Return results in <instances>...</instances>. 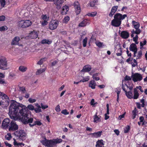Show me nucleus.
<instances>
[{
    "label": "nucleus",
    "instance_id": "f257e3e1",
    "mask_svg": "<svg viewBox=\"0 0 147 147\" xmlns=\"http://www.w3.org/2000/svg\"><path fill=\"white\" fill-rule=\"evenodd\" d=\"M10 102L9 115L11 119L14 120H20L25 124L32 123L33 119L29 117L28 113L30 112L27 109L31 111L34 110V108L33 105H29L26 107L13 100H11Z\"/></svg>",
    "mask_w": 147,
    "mask_h": 147
},
{
    "label": "nucleus",
    "instance_id": "f03ea898",
    "mask_svg": "<svg viewBox=\"0 0 147 147\" xmlns=\"http://www.w3.org/2000/svg\"><path fill=\"white\" fill-rule=\"evenodd\" d=\"M62 140L61 139L57 138L51 140H48L46 138L41 141V142L43 145L48 147H52L57 144L61 143Z\"/></svg>",
    "mask_w": 147,
    "mask_h": 147
},
{
    "label": "nucleus",
    "instance_id": "7ed1b4c3",
    "mask_svg": "<svg viewBox=\"0 0 147 147\" xmlns=\"http://www.w3.org/2000/svg\"><path fill=\"white\" fill-rule=\"evenodd\" d=\"M8 68L6 58L3 56H0V69L5 70Z\"/></svg>",
    "mask_w": 147,
    "mask_h": 147
},
{
    "label": "nucleus",
    "instance_id": "20e7f679",
    "mask_svg": "<svg viewBox=\"0 0 147 147\" xmlns=\"http://www.w3.org/2000/svg\"><path fill=\"white\" fill-rule=\"evenodd\" d=\"M131 78L133 81L134 82H140L142 80V75L138 73H133L131 75Z\"/></svg>",
    "mask_w": 147,
    "mask_h": 147
},
{
    "label": "nucleus",
    "instance_id": "39448f33",
    "mask_svg": "<svg viewBox=\"0 0 147 147\" xmlns=\"http://www.w3.org/2000/svg\"><path fill=\"white\" fill-rule=\"evenodd\" d=\"M59 24V21L57 20H52L50 22L49 28L52 30L55 29L58 27Z\"/></svg>",
    "mask_w": 147,
    "mask_h": 147
},
{
    "label": "nucleus",
    "instance_id": "423d86ee",
    "mask_svg": "<svg viewBox=\"0 0 147 147\" xmlns=\"http://www.w3.org/2000/svg\"><path fill=\"white\" fill-rule=\"evenodd\" d=\"M18 129V126L15 121L12 120L11 121L10 125L9 127V130L10 131H16Z\"/></svg>",
    "mask_w": 147,
    "mask_h": 147
},
{
    "label": "nucleus",
    "instance_id": "0eeeda50",
    "mask_svg": "<svg viewBox=\"0 0 147 147\" xmlns=\"http://www.w3.org/2000/svg\"><path fill=\"white\" fill-rule=\"evenodd\" d=\"M125 87H127V88H129L128 86L126 84H125V85H123V84H122V88L123 90L125 92L126 95L127 97L131 99L132 98L133 96L132 92L130 91L128 92H127L126 90H125Z\"/></svg>",
    "mask_w": 147,
    "mask_h": 147
},
{
    "label": "nucleus",
    "instance_id": "6e6552de",
    "mask_svg": "<svg viewBox=\"0 0 147 147\" xmlns=\"http://www.w3.org/2000/svg\"><path fill=\"white\" fill-rule=\"evenodd\" d=\"M10 120L9 119H4L2 122V127L4 129L9 128L10 125Z\"/></svg>",
    "mask_w": 147,
    "mask_h": 147
},
{
    "label": "nucleus",
    "instance_id": "1a4fd4ad",
    "mask_svg": "<svg viewBox=\"0 0 147 147\" xmlns=\"http://www.w3.org/2000/svg\"><path fill=\"white\" fill-rule=\"evenodd\" d=\"M127 16V15L126 14L122 15V14L118 13L114 15V18L115 19V20L121 22L122 20L124 19Z\"/></svg>",
    "mask_w": 147,
    "mask_h": 147
},
{
    "label": "nucleus",
    "instance_id": "9d476101",
    "mask_svg": "<svg viewBox=\"0 0 147 147\" xmlns=\"http://www.w3.org/2000/svg\"><path fill=\"white\" fill-rule=\"evenodd\" d=\"M17 136L19 137L20 139L24 140L26 138V134L23 130H20L17 133Z\"/></svg>",
    "mask_w": 147,
    "mask_h": 147
},
{
    "label": "nucleus",
    "instance_id": "9b49d317",
    "mask_svg": "<svg viewBox=\"0 0 147 147\" xmlns=\"http://www.w3.org/2000/svg\"><path fill=\"white\" fill-rule=\"evenodd\" d=\"M74 7L76 15H78L80 12L81 9L79 3L77 1L74 3Z\"/></svg>",
    "mask_w": 147,
    "mask_h": 147
},
{
    "label": "nucleus",
    "instance_id": "f8f14e48",
    "mask_svg": "<svg viewBox=\"0 0 147 147\" xmlns=\"http://www.w3.org/2000/svg\"><path fill=\"white\" fill-rule=\"evenodd\" d=\"M129 50L134 52V57L136 56V54L137 51V48L136 45L134 43L131 44L129 47Z\"/></svg>",
    "mask_w": 147,
    "mask_h": 147
},
{
    "label": "nucleus",
    "instance_id": "ddd939ff",
    "mask_svg": "<svg viewBox=\"0 0 147 147\" xmlns=\"http://www.w3.org/2000/svg\"><path fill=\"white\" fill-rule=\"evenodd\" d=\"M54 4L56 6L57 8L58 9H60L63 3V0H53Z\"/></svg>",
    "mask_w": 147,
    "mask_h": 147
},
{
    "label": "nucleus",
    "instance_id": "4468645a",
    "mask_svg": "<svg viewBox=\"0 0 147 147\" xmlns=\"http://www.w3.org/2000/svg\"><path fill=\"white\" fill-rule=\"evenodd\" d=\"M121 21H120L117 20H115V19L114 18L112 20L111 22V24L112 25L114 26L118 27L119 26L121 25Z\"/></svg>",
    "mask_w": 147,
    "mask_h": 147
},
{
    "label": "nucleus",
    "instance_id": "2eb2a0df",
    "mask_svg": "<svg viewBox=\"0 0 147 147\" xmlns=\"http://www.w3.org/2000/svg\"><path fill=\"white\" fill-rule=\"evenodd\" d=\"M98 113L97 112L93 116V122L94 123H97L101 121V117L100 116H98Z\"/></svg>",
    "mask_w": 147,
    "mask_h": 147
},
{
    "label": "nucleus",
    "instance_id": "dca6fc26",
    "mask_svg": "<svg viewBox=\"0 0 147 147\" xmlns=\"http://www.w3.org/2000/svg\"><path fill=\"white\" fill-rule=\"evenodd\" d=\"M129 33L125 31H122L120 33L121 36L122 38L125 39L127 38L129 36Z\"/></svg>",
    "mask_w": 147,
    "mask_h": 147
},
{
    "label": "nucleus",
    "instance_id": "f3484780",
    "mask_svg": "<svg viewBox=\"0 0 147 147\" xmlns=\"http://www.w3.org/2000/svg\"><path fill=\"white\" fill-rule=\"evenodd\" d=\"M90 24L89 21L88 19H85L81 22L79 24V26L84 27Z\"/></svg>",
    "mask_w": 147,
    "mask_h": 147
},
{
    "label": "nucleus",
    "instance_id": "a211bd4d",
    "mask_svg": "<svg viewBox=\"0 0 147 147\" xmlns=\"http://www.w3.org/2000/svg\"><path fill=\"white\" fill-rule=\"evenodd\" d=\"M38 35L37 32L35 31H33L30 32L29 34V37L32 39L36 38L37 37Z\"/></svg>",
    "mask_w": 147,
    "mask_h": 147
},
{
    "label": "nucleus",
    "instance_id": "6ab92c4d",
    "mask_svg": "<svg viewBox=\"0 0 147 147\" xmlns=\"http://www.w3.org/2000/svg\"><path fill=\"white\" fill-rule=\"evenodd\" d=\"M118 8V6H115L113 7L112 8L111 11L109 14V16L112 17L117 11Z\"/></svg>",
    "mask_w": 147,
    "mask_h": 147
},
{
    "label": "nucleus",
    "instance_id": "aec40b11",
    "mask_svg": "<svg viewBox=\"0 0 147 147\" xmlns=\"http://www.w3.org/2000/svg\"><path fill=\"white\" fill-rule=\"evenodd\" d=\"M20 40L19 37L18 36H16L12 40L11 42V45H16L18 44L19 41Z\"/></svg>",
    "mask_w": 147,
    "mask_h": 147
},
{
    "label": "nucleus",
    "instance_id": "412c9836",
    "mask_svg": "<svg viewBox=\"0 0 147 147\" xmlns=\"http://www.w3.org/2000/svg\"><path fill=\"white\" fill-rule=\"evenodd\" d=\"M91 69V66L90 65H87L84 66L81 71L82 72H88L90 71Z\"/></svg>",
    "mask_w": 147,
    "mask_h": 147
},
{
    "label": "nucleus",
    "instance_id": "4be33fe9",
    "mask_svg": "<svg viewBox=\"0 0 147 147\" xmlns=\"http://www.w3.org/2000/svg\"><path fill=\"white\" fill-rule=\"evenodd\" d=\"M61 13L62 15H65L69 10L68 7L67 5L63 6L62 7Z\"/></svg>",
    "mask_w": 147,
    "mask_h": 147
},
{
    "label": "nucleus",
    "instance_id": "5701e85b",
    "mask_svg": "<svg viewBox=\"0 0 147 147\" xmlns=\"http://www.w3.org/2000/svg\"><path fill=\"white\" fill-rule=\"evenodd\" d=\"M102 132V131H99L97 132L90 134L92 135V137L97 138L100 136Z\"/></svg>",
    "mask_w": 147,
    "mask_h": 147
},
{
    "label": "nucleus",
    "instance_id": "b1692460",
    "mask_svg": "<svg viewBox=\"0 0 147 147\" xmlns=\"http://www.w3.org/2000/svg\"><path fill=\"white\" fill-rule=\"evenodd\" d=\"M139 94L138 93V90L136 88H135L134 89V96L133 98L134 99H137L139 97Z\"/></svg>",
    "mask_w": 147,
    "mask_h": 147
},
{
    "label": "nucleus",
    "instance_id": "393cba45",
    "mask_svg": "<svg viewBox=\"0 0 147 147\" xmlns=\"http://www.w3.org/2000/svg\"><path fill=\"white\" fill-rule=\"evenodd\" d=\"M132 25L134 28L136 29H140L139 28L140 26V24L138 22H136L134 21H132Z\"/></svg>",
    "mask_w": 147,
    "mask_h": 147
},
{
    "label": "nucleus",
    "instance_id": "a878e982",
    "mask_svg": "<svg viewBox=\"0 0 147 147\" xmlns=\"http://www.w3.org/2000/svg\"><path fill=\"white\" fill-rule=\"evenodd\" d=\"M9 103V101L3 100V101L0 102V105L2 107H7Z\"/></svg>",
    "mask_w": 147,
    "mask_h": 147
},
{
    "label": "nucleus",
    "instance_id": "bb28decb",
    "mask_svg": "<svg viewBox=\"0 0 147 147\" xmlns=\"http://www.w3.org/2000/svg\"><path fill=\"white\" fill-rule=\"evenodd\" d=\"M24 28H27L31 26L32 24V22L30 20H24Z\"/></svg>",
    "mask_w": 147,
    "mask_h": 147
},
{
    "label": "nucleus",
    "instance_id": "cd10ccee",
    "mask_svg": "<svg viewBox=\"0 0 147 147\" xmlns=\"http://www.w3.org/2000/svg\"><path fill=\"white\" fill-rule=\"evenodd\" d=\"M96 85V84L95 81L92 80L89 82V86L91 88L94 89L95 88Z\"/></svg>",
    "mask_w": 147,
    "mask_h": 147
},
{
    "label": "nucleus",
    "instance_id": "c85d7f7f",
    "mask_svg": "<svg viewBox=\"0 0 147 147\" xmlns=\"http://www.w3.org/2000/svg\"><path fill=\"white\" fill-rule=\"evenodd\" d=\"M103 140H98L96 142V147H102V145H104L103 143Z\"/></svg>",
    "mask_w": 147,
    "mask_h": 147
},
{
    "label": "nucleus",
    "instance_id": "c756f323",
    "mask_svg": "<svg viewBox=\"0 0 147 147\" xmlns=\"http://www.w3.org/2000/svg\"><path fill=\"white\" fill-rule=\"evenodd\" d=\"M46 68L45 67L43 69L40 68L38 69L36 72V75H39L44 72L46 70Z\"/></svg>",
    "mask_w": 147,
    "mask_h": 147
},
{
    "label": "nucleus",
    "instance_id": "7c9ffc66",
    "mask_svg": "<svg viewBox=\"0 0 147 147\" xmlns=\"http://www.w3.org/2000/svg\"><path fill=\"white\" fill-rule=\"evenodd\" d=\"M0 96H1V98H3V100L9 101V97L7 95L5 94L4 93L1 92V95H0Z\"/></svg>",
    "mask_w": 147,
    "mask_h": 147
},
{
    "label": "nucleus",
    "instance_id": "2f4dec72",
    "mask_svg": "<svg viewBox=\"0 0 147 147\" xmlns=\"http://www.w3.org/2000/svg\"><path fill=\"white\" fill-rule=\"evenodd\" d=\"M18 27L22 28H24V20H21L19 21L17 24Z\"/></svg>",
    "mask_w": 147,
    "mask_h": 147
},
{
    "label": "nucleus",
    "instance_id": "473e14b6",
    "mask_svg": "<svg viewBox=\"0 0 147 147\" xmlns=\"http://www.w3.org/2000/svg\"><path fill=\"white\" fill-rule=\"evenodd\" d=\"M42 123L39 121H36L34 122L33 124H29V125L30 127H33L35 125H42Z\"/></svg>",
    "mask_w": 147,
    "mask_h": 147
},
{
    "label": "nucleus",
    "instance_id": "72a5a7b5",
    "mask_svg": "<svg viewBox=\"0 0 147 147\" xmlns=\"http://www.w3.org/2000/svg\"><path fill=\"white\" fill-rule=\"evenodd\" d=\"M27 69V68L26 67L23 66H20L18 68L19 70L22 72H25Z\"/></svg>",
    "mask_w": 147,
    "mask_h": 147
},
{
    "label": "nucleus",
    "instance_id": "f704fd0d",
    "mask_svg": "<svg viewBox=\"0 0 147 147\" xmlns=\"http://www.w3.org/2000/svg\"><path fill=\"white\" fill-rule=\"evenodd\" d=\"M52 42V41L46 39H43L41 41V43L42 44H50Z\"/></svg>",
    "mask_w": 147,
    "mask_h": 147
},
{
    "label": "nucleus",
    "instance_id": "c9c22d12",
    "mask_svg": "<svg viewBox=\"0 0 147 147\" xmlns=\"http://www.w3.org/2000/svg\"><path fill=\"white\" fill-rule=\"evenodd\" d=\"M41 18L42 20L48 21L49 19V17L46 15H42L41 16Z\"/></svg>",
    "mask_w": 147,
    "mask_h": 147
},
{
    "label": "nucleus",
    "instance_id": "e433bc0d",
    "mask_svg": "<svg viewBox=\"0 0 147 147\" xmlns=\"http://www.w3.org/2000/svg\"><path fill=\"white\" fill-rule=\"evenodd\" d=\"M14 142H13V145L14 146H21L22 145H23V146H24V144H23V143L21 142H18L15 139H13Z\"/></svg>",
    "mask_w": 147,
    "mask_h": 147
},
{
    "label": "nucleus",
    "instance_id": "4c0bfd02",
    "mask_svg": "<svg viewBox=\"0 0 147 147\" xmlns=\"http://www.w3.org/2000/svg\"><path fill=\"white\" fill-rule=\"evenodd\" d=\"M142 55V52L141 51H138V53L137 55H136V56L135 57H136V59H140L141 58V57Z\"/></svg>",
    "mask_w": 147,
    "mask_h": 147
},
{
    "label": "nucleus",
    "instance_id": "58836bf2",
    "mask_svg": "<svg viewBox=\"0 0 147 147\" xmlns=\"http://www.w3.org/2000/svg\"><path fill=\"white\" fill-rule=\"evenodd\" d=\"M97 14V12L96 11H94L91 13H89L87 14L86 15L92 17L95 16Z\"/></svg>",
    "mask_w": 147,
    "mask_h": 147
},
{
    "label": "nucleus",
    "instance_id": "ea45409f",
    "mask_svg": "<svg viewBox=\"0 0 147 147\" xmlns=\"http://www.w3.org/2000/svg\"><path fill=\"white\" fill-rule=\"evenodd\" d=\"M141 32V30L140 29H136V30H133L131 31V33L132 34H136L137 35L139 34Z\"/></svg>",
    "mask_w": 147,
    "mask_h": 147
},
{
    "label": "nucleus",
    "instance_id": "a19ab883",
    "mask_svg": "<svg viewBox=\"0 0 147 147\" xmlns=\"http://www.w3.org/2000/svg\"><path fill=\"white\" fill-rule=\"evenodd\" d=\"M70 20L69 17L68 16H65L63 19V22L65 24L67 23Z\"/></svg>",
    "mask_w": 147,
    "mask_h": 147
},
{
    "label": "nucleus",
    "instance_id": "79ce46f5",
    "mask_svg": "<svg viewBox=\"0 0 147 147\" xmlns=\"http://www.w3.org/2000/svg\"><path fill=\"white\" fill-rule=\"evenodd\" d=\"M87 42V38L85 37L84 39L82 41V44L83 46L84 47H85L86 46V44Z\"/></svg>",
    "mask_w": 147,
    "mask_h": 147
},
{
    "label": "nucleus",
    "instance_id": "37998d69",
    "mask_svg": "<svg viewBox=\"0 0 147 147\" xmlns=\"http://www.w3.org/2000/svg\"><path fill=\"white\" fill-rule=\"evenodd\" d=\"M11 134L10 133H8L7 135L5 136V139L8 140H10L11 138Z\"/></svg>",
    "mask_w": 147,
    "mask_h": 147
},
{
    "label": "nucleus",
    "instance_id": "c03bdc74",
    "mask_svg": "<svg viewBox=\"0 0 147 147\" xmlns=\"http://www.w3.org/2000/svg\"><path fill=\"white\" fill-rule=\"evenodd\" d=\"M130 127L129 126H127L124 128V131L125 133H127L130 130Z\"/></svg>",
    "mask_w": 147,
    "mask_h": 147
},
{
    "label": "nucleus",
    "instance_id": "a18cd8bd",
    "mask_svg": "<svg viewBox=\"0 0 147 147\" xmlns=\"http://www.w3.org/2000/svg\"><path fill=\"white\" fill-rule=\"evenodd\" d=\"M46 58L41 59L37 63L38 65H41L42 64L43 62L45 61Z\"/></svg>",
    "mask_w": 147,
    "mask_h": 147
},
{
    "label": "nucleus",
    "instance_id": "49530a36",
    "mask_svg": "<svg viewBox=\"0 0 147 147\" xmlns=\"http://www.w3.org/2000/svg\"><path fill=\"white\" fill-rule=\"evenodd\" d=\"M98 76V74H95L93 75L92 76V78L93 79L95 80L96 81L98 80H99V78L98 77H97Z\"/></svg>",
    "mask_w": 147,
    "mask_h": 147
},
{
    "label": "nucleus",
    "instance_id": "de8ad7c7",
    "mask_svg": "<svg viewBox=\"0 0 147 147\" xmlns=\"http://www.w3.org/2000/svg\"><path fill=\"white\" fill-rule=\"evenodd\" d=\"M96 45L99 47H101L103 46V43L99 41H97L96 42Z\"/></svg>",
    "mask_w": 147,
    "mask_h": 147
},
{
    "label": "nucleus",
    "instance_id": "09e8293b",
    "mask_svg": "<svg viewBox=\"0 0 147 147\" xmlns=\"http://www.w3.org/2000/svg\"><path fill=\"white\" fill-rule=\"evenodd\" d=\"M8 28L7 26H4L0 27V31H2L6 30Z\"/></svg>",
    "mask_w": 147,
    "mask_h": 147
},
{
    "label": "nucleus",
    "instance_id": "8fccbe9b",
    "mask_svg": "<svg viewBox=\"0 0 147 147\" xmlns=\"http://www.w3.org/2000/svg\"><path fill=\"white\" fill-rule=\"evenodd\" d=\"M40 22L42 26H43L47 25L48 23V21L44 20H42Z\"/></svg>",
    "mask_w": 147,
    "mask_h": 147
},
{
    "label": "nucleus",
    "instance_id": "3c124183",
    "mask_svg": "<svg viewBox=\"0 0 147 147\" xmlns=\"http://www.w3.org/2000/svg\"><path fill=\"white\" fill-rule=\"evenodd\" d=\"M132 113L133 114L132 118L133 119H134L135 118L137 115L135 110H133Z\"/></svg>",
    "mask_w": 147,
    "mask_h": 147
},
{
    "label": "nucleus",
    "instance_id": "603ef678",
    "mask_svg": "<svg viewBox=\"0 0 147 147\" xmlns=\"http://www.w3.org/2000/svg\"><path fill=\"white\" fill-rule=\"evenodd\" d=\"M61 113L65 115H68L69 114V112L67 111L66 109H64L62 111Z\"/></svg>",
    "mask_w": 147,
    "mask_h": 147
},
{
    "label": "nucleus",
    "instance_id": "864d4df0",
    "mask_svg": "<svg viewBox=\"0 0 147 147\" xmlns=\"http://www.w3.org/2000/svg\"><path fill=\"white\" fill-rule=\"evenodd\" d=\"M146 40H144L143 42H140V48H141V47H142L144 45H145L146 44Z\"/></svg>",
    "mask_w": 147,
    "mask_h": 147
},
{
    "label": "nucleus",
    "instance_id": "5fc2aeb1",
    "mask_svg": "<svg viewBox=\"0 0 147 147\" xmlns=\"http://www.w3.org/2000/svg\"><path fill=\"white\" fill-rule=\"evenodd\" d=\"M0 2L1 6L4 7L5 5V0H0Z\"/></svg>",
    "mask_w": 147,
    "mask_h": 147
},
{
    "label": "nucleus",
    "instance_id": "6e6d98bb",
    "mask_svg": "<svg viewBox=\"0 0 147 147\" xmlns=\"http://www.w3.org/2000/svg\"><path fill=\"white\" fill-rule=\"evenodd\" d=\"M28 101L31 103H34L36 101V100L35 99H33L30 98L28 99Z\"/></svg>",
    "mask_w": 147,
    "mask_h": 147
},
{
    "label": "nucleus",
    "instance_id": "4d7b16f0",
    "mask_svg": "<svg viewBox=\"0 0 147 147\" xmlns=\"http://www.w3.org/2000/svg\"><path fill=\"white\" fill-rule=\"evenodd\" d=\"M34 110L36 113H39L41 111V110L40 109V108H34Z\"/></svg>",
    "mask_w": 147,
    "mask_h": 147
},
{
    "label": "nucleus",
    "instance_id": "13d9d810",
    "mask_svg": "<svg viewBox=\"0 0 147 147\" xmlns=\"http://www.w3.org/2000/svg\"><path fill=\"white\" fill-rule=\"evenodd\" d=\"M56 111L57 112H59L61 111L60 106L59 105H57L55 109Z\"/></svg>",
    "mask_w": 147,
    "mask_h": 147
},
{
    "label": "nucleus",
    "instance_id": "bf43d9fd",
    "mask_svg": "<svg viewBox=\"0 0 147 147\" xmlns=\"http://www.w3.org/2000/svg\"><path fill=\"white\" fill-rule=\"evenodd\" d=\"M131 77L130 76H126L125 78V80H130L131 79Z\"/></svg>",
    "mask_w": 147,
    "mask_h": 147
},
{
    "label": "nucleus",
    "instance_id": "052dcab7",
    "mask_svg": "<svg viewBox=\"0 0 147 147\" xmlns=\"http://www.w3.org/2000/svg\"><path fill=\"white\" fill-rule=\"evenodd\" d=\"M41 108L43 109H45L47 108L48 107L47 105H43L42 103L41 104Z\"/></svg>",
    "mask_w": 147,
    "mask_h": 147
},
{
    "label": "nucleus",
    "instance_id": "680f3d73",
    "mask_svg": "<svg viewBox=\"0 0 147 147\" xmlns=\"http://www.w3.org/2000/svg\"><path fill=\"white\" fill-rule=\"evenodd\" d=\"M20 90L23 93H25L26 92V90L24 87H20Z\"/></svg>",
    "mask_w": 147,
    "mask_h": 147
},
{
    "label": "nucleus",
    "instance_id": "e2e57ef3",
    "mask_svg": "<svg viewBox=\"0 0 147 147\" xmlns=\"http://www.w3.org/2000/svg\"><path fill=\"white\" fill-rule=\"evenodd\" d=\"M5 17L4 16H0V21H3L5 20Z\"/></svg>",
    "mask_w": 147,
    "mask_h": 147
},
{
    "label": "nucleus",
    "instance_id": "0e129e2a",
    "mask_svg": "<svg viewBox=\"0 0 147 147\" xmlns=\"http://www.w3.org/2000/svg\"><path fill=\"white\" fill-rule=\"evenodd\" d=\"M4 143L6 146H7V147H11V145L7 142H5Z\"/></svg>",
    "mask_w": 147,
    "mask_h": 147
},
{
    "label": "nucleus",
    "instance_id": "69168bd1",
    "mask_svg": "<svg viewBox=\"0 0 147 147\" xmlns=\"http://www.w3.org/2000/svg\"><path fill=\"white\" fill-rule=\"evenodd\" d=\"M136 88L137 89H139L140 90V91H141V92H144L143 90L142 89V86H137Z\"/></svg>",
    "mask_w": 147,
    "mask_h": 147
},
{
    "label": "nucleus",
    "instance_id": "338daca9",
    "mask_svg": "<svg viewBox=\"0 0 147 147\" xmlns=\"http://www.w3.org/2000/svg\"><path fill=\"white\" fill-rule=\"evenodd\" d=\"M6 84L5 81L2 78H0V84Z\"/></svg>",
    "mask_w": 147,
    "mask_h": 147
},
{
    "label": "nucleus",
    "instance_id": "774afa93",
    "mask_svg": "<svg viewBox=\"0 0 147 147\" xmlns=\"http://www.w3.org/2000/svg\"><path fill=\"white\" fill-rule=\"evenodd\" d=\"M90 104L91 105L93 106L95 105V103H94V99H92L91 100Z\"/></svg>",
    "mask_w": 147,
    "mask_h": 147
}]
</instances>
